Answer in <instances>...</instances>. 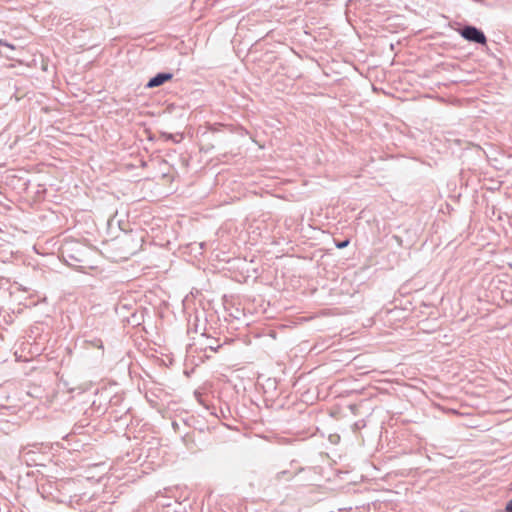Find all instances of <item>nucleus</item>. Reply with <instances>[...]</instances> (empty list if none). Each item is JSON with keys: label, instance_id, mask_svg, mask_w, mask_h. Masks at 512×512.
I'll return each instance as SVG.
<instances>
[{"label": "nucleus", "instance_id": "obj_5", "mask_svg": "<svg viewBox=\"0 0 512 512\" xmlns=\"http://www.w3.org/2000/svg\"><path fill=\"white\" fill-rule=\"evenodd\" d=\"M348 244H349V241H348V240H345V241H343V242L338 243V244H337V247L341 249V248L346 247Z\"/></svg>", "mask_w": 512, "mask_h": 512}, {"label": "nucleus", "instance_id": "obj_3", "mask_svg": "<svg viewBox=\"0 0 512 512\" xmlns=\"http://www.w3.org/2000/svg\"><path fill=\"white\" fill-rule=\"evenodd\" d=\"M0 45H1V46H6V47H8V48H10V49H14V46H13L12 44H9V43L5 42V41H4V40H2V39H0Z\"/></svg>", "mask_w": 512, "mask_h": 512}, {"label": "nucleus", "instance_id": "obj_2", "mask_svg": "<svg viewBox=\"0 0 512 512\" xmlns=\"http://www.w3.org/2000/svg\"><path fill=\"white\" fill-rule=\"evenodd\" d=\"M172 77H173V75L170 73L157 74L155 77H153L149 80V82L147 83V87L148 88L158 87V86L164 84L165 82L171 80Z\"/></svg>", "mask_w": 512, "mask_h": 512}, {"label": "nucleus", "instance_id": "obj_4", "mask_svg": "<svg viewBox=\"0 0 512 512\" xmlns=\"http://www.w3.org/2000/svg\"><path fill=\"white\" fill-rule=\"evenodd\" d=\"M505 512H512V499L507 503Z\"/></svg>", "mask_w": 512, "mask_h": 512}, {"label": "nucleus", "instance_id": "obj_1", "mask_svg": "<svg viewBox=\"0 0 512 512\" xmlns=\"http://www.w3.org/2000/svg\"><path fill=\"white\" fill-rule=\"evenodd\" d=\"M461 35L469 41L476 42L479 44L486 43V37L484 33L473 26H467L461 30Z\"/></svg>", "mask_w": 512, "mask_h": 512}]
</instances>
